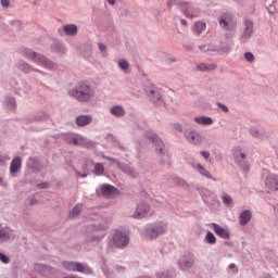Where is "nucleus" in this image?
<instances>
[{"instance_id":"16","label":"nucleus","mask_w":278,"mask_h":278,"mask_svg":"<svg viewBox=\"0 0 278 278\" xmlns=\"http://www.w3.org/2000/svg\"><path fill=\"white\" fill-rule=\"evenodd\" d=\"M186 136H187L188 140H190L193 144L201 143V135H199V132L189 130L186 132Z\"/></svg>"},{"instance_id":"13","label":"nucleus","mask_w":278,"mask_h":278,"mask_svg":"<svg viewBox=\"0 0 278 278\" xmlns=\"http://www.w3.org/2000/svg\"><path fill=\"white\" fill-rule=\"evenodd\" d=\"M245 28L243 30V34L241 36L242 40H248L253 34V22L245 20L244 22Z\"/></svg>"},{"instance_id":"29","label":"nucleus","mask_w":278,"mask_h":278,"mask_svg":"<svg viewBox=\"0 0 278 278\" xmlns=\"http://www.w3.org/2000/svg\"><path fill=\"white\" fill-rule=\"evenodd\" d=\"M81 212V204H77L73 211H72V216H79V213Z\"/></svg>"},{"instance_id":"20","label":"nucleus","mask_w":278,"mask_h":278,"mask_svg":"<svg viewBox=\"0 0 278 278\" xmlns=\"http://www.w3.org/2000/svg\"><path fill=\"white\" fill-rule=\"evenodd\" d=\"M251 220V211H243L239 216L240 225H248Z\"/></svg>"},{"instance_id":"25","label":"nucleus","mask_w":278,"mask_h":278,"mask_svg":"<svg viewBox=\"0 0 278 278\" xmlns=\"http://www.w3.org/2000/svg\"><path fill=\"white\" fill-rule=\"evenodd\" d=\"M198 71H215L216 64L201 63L197 66Z\"/></svg>"},{"instance_id":"45","label":"nucleus","mask_w":278,"mask_h":278,"mask_svg":"<svg viewBox=\"0 0 278 278\" xmlns=\"http://www.w3.org/2000/svg\"><path fill=\"white\" fill-rule=\"evenodd\" d=\"M1 181H3V178H2V177H0V184H1Z\"/></svg>"},{"instance_id":"12","label":"nucleus","mask_w":278,"mask_h":278,"mask_svg":"<svg viewBox=\"0 0 278 278\" xmlns=\"http://www.w3.org/2000/svg\"><path fill=\"white\" fill-rule=\"evenodd\" d=\"M75 123L78 127H86V125H90L92 123L91 115H80L76 117Z\"/></svg>"},{"instance_id":"23","label":"nucleus","mask_w":278,"mask_h":278,"mask_svg":"<svg viewBox=\"0 0 278 278\" xmlns=\"http://www.w3.org/2000/svg\"><path fill=\"white\" fill-rule=\"evenodd\" d=\"M150 140H152V142H154V144H156V151L159 150L161 153L164 149V143L162 142V139L157 138V136L152 135L150 137Z\"/></svg>"},{"instance_id":"38","label":"nucleus","mask_w":278,"mask_h":278,"mask_svg":"<svg viewBox=\"0 0 278 278\" xmlns=\"http://www.w3.org/2000/svg\"><path fill=\"white\" fill-rule=\"evenodd\" d=\"M1 5H2V8H9L10 0H1Z\"/></svg>"},{"instance_id":"28","label":"nucleus","mask_w":278,"mask_h":278,"mask_svg":"<svg viewBox=\"0 0 278 278\" xmlns=\"http://www.w3.org/2000/svg\"><path fill=\"white\" fill-rule=\"evenodd\" d=\"M118 66L122 68V71H127V68H129V63L125 60H119Z\"/></svg>"},{"instance_id":"37","label":"nucleus","mask_w":278,"mask_h":278,"mask_svg":"<svg viewBox=\"0 0 278 278\" xmlns=\"http://www.w3.org/2000/svg\"><path fill=\"white\" fill-rule=\"evenodd\" d=\"M201 155L203 156L204 160H210V152L207 151H202Z\"/></svg>"},{"instance_id":"36","label":"nucleus","mask_w":278,"mask_h":278,"mask_svg":"<svg viewBox=\"0 0 278 278\" xmlns=\"http://www.w3.org/2000/svg\"><path fill=\"white\" fill-rule=\"evenodd\" d=\"M77 34V26L71 25V36H75Z\"/></svg>"},{"instance_id":"10","label":"nucleus","mask_w":278,"mask_h":278,"mask_svg":"<svg viewBox=\"0 0 278 278\" xmlns=\"http://www.w3.org/2000/svg\"><path fill=\"white\" fill-rule=\"evenodd\" d=\"M71 270H74V273H84L85 275H90V273H92L90 267L77 262L71 263Z\"/></svg>"},{"instance_id":"6","label":"nucleus","mask_w":278,"mask_h":278,"mask_svg":"<svg viewBox=\"0 0 278 278\" xmlns=\"http://www.w3.org/2000/svg\"><path fill=\"white\" fill-rule=\"evenodd\" d=\"M113 242L115 247L118 249H123L129 244V237L127 236L126 232L123 231H116L114 237H113Z\"/></svg>"},{"instance_id":"24","label":"nucleus","mask_w":278,"mask_h":278,"mask_svg":"<svg viewBox=\"0 0 278 278\" xmlns=\"http://www.w3.org/2000/svg\"><path fill=\"white\" fill-rule=\"evenodd\" d=\"M194 122L198 123V125H212L213 121L212 117H194Z\"/></svg>"},{"instance_id":"1","label":"nucleus","mask_w":278,"mask_h":278,"mask_svg":"<svg viewBox=\"0 0 278 278\" xmlns=\"http://www.w3.org/2000/svg\"><path fill=\"white\" fill-rule=\"evenodd\" d=\"M72 97L80 103H88V101H92V99H94V89H92L87 83H79L72 90Z\"/></svg>"},{"instance_id":"7","label":"nucleus","mask_w":278,"mask_h":278,"mask_svg":"<svg viewBox=\"0 0 278 278\" xmlns=\"http://www.w3.org/2000/svg\"><path fill=\"white\" fill-rule=\"evenodd\" d=\"M194 255L189 253L185 255L182 260L179 261V267L181 270H188V268H192V266H194Z\"/></svg>"},{"instance_id":"41","label":"nucleus","mask_w":278,"mask_h":278,"mask_svg":"<svg viewBox=\"0 0 278 278\" xmlns=\"http://www.w3.org/2000/svg\"><path fill=\"white\" fill-rule=\"evenodd\" d=\"M108 3H110V5H114V3H116V0H108Z\"/></svg>"},{"instance_id":"18","label":"nucleus","mask_w":278,"mask_h":278,"mask_svg":"<svg viewBox=\"0 0 278 278\" xmlns=\"http://www.w3.org/2000/svg\"><path fill=\"white\" fill-rule=\"evenodd\" d=\"M192 167L195 170H198V173H200V175H203V177H206L207 179H214L212 174H210V172H207V169H205V167H203V165L197 164V165H192Z\"/></svg>"},{"instance_id":"47","label":"nucleus","mask_w":278,"mask_h":278,"mask_svg":"<svg viewBox=\"0 0 278 278\" xmlns=\"http://www.w3.org/2000/svg\"><path fill=\"white\" fill-rule=\"evenodd\" d=\"M155 92L151 91V94H154Z\"/></svg>"},{"instance_id":"42","label":"nucleus","mask_w":278,"mask_h":278,"mask_svg":"<svg viewBox=\"0 0 278 278\" xmlns=\"http://www.w3.org/2000/svg\"><path fill=\"white\" fill-rule=\"evenodd\" d=\"M40 188H47V182L39 185Z\"/></svg>"},{"instance_id":"22","label":"nucleus","mask_w":278,"mask_h":278,"mask_svg":"<svg viewBox=\"0 0 278 278\" xmlns=\"http://www.w3.org/2000/svg\"><path fill=\"white\" fill-rule=\"evenodd\" d=\"M205 23L203 22H195L194 27H193V31L194 34H197V36H201V34H203V31H205Z\"/></svg>"},{"instance_id":"43","label":"nucleus","mask_w":278,"mask_h":278,"mask_svg":"<svg viewBox=\"0 0 278 278\" xmlns=\"http://www.w3.org/2000/svg\"><path fill=\"white\" fill-rule=\"evenodd\" d=\"M229 268H230V270L233 269V268H236V264H230V265H229Z\"/></svg>"},{"instance_id":"9","label":"nucleus","mask_w":278,"mask_h":278,"mask_svg":"<svg viewBox=\"0 0 278 278\" xmlns=\"http://www.w3.org/2000/svg\"><path fill=\"white\" fill-rule=\"evenodd\" d=\"M149 210L150 207L146 203L139 204L132 215V218H144L149 214Z\"/></svg>"},{"instance_id":"39","label":"nucleus","mask_w":278,"mask_h":278,"mask_svg":"<svg viewBox=\"0 0 278 278\" xmlns=\"http://www.w3.org/2000/svg\"><path fill=\"white\" fill-rule=\"evenodd\" d=\"M219 108L224 111V112H229V109L227 108V105L220 104L218 103Z\"/></svg>"},{"instance_id":"15","label":"nucleus","mask_w":278,"mask_h":278,"mask_svg":"<svg viewBox=\"0 0 278 278\" xmlns=\"http://www.w3.org/2000/svg\"><path fill=\"white\" fill-rule=\"evenodd\" d=\"M72 144H76V147H86V138H84L81 135H72L71 137Z\"/></svg>"},{"instance_id":"40","label":"nucleus","mask_w":278,"mask_h":278,"mask_svg":"<svg viewBox=\"0 0 278 278\" xmlns=\"http://www.w3.org/2000/svg\"><path fill=\"white\" fill-rule=\"evenodd\" d=\"M99 49H100V51H102V53H103V51H105V45L99 43Z\"/></svg>"},{"instance_id":"21","label":"nucleus","mask_w":278,"mask_h":278,"mask_svg":"<svg viewBox=\"0 0 278 278\" xmlns=\"http://www.w3.org/2000/svg\"><path fill=\"white\" fill-rule=\"evenodd\" d=\"M111 114L121 118V116H125V109L121 105H115L111 109Z\"/></svg>"},{"instance_id":"11","label":"nucleus","mask_w":278,"mask_h":278,"mask_svg":"<svg viewBox=\"0 0 278 278\" xmlns=\"http://www.w3.org/2000/svg\"><path fill=\"white\" fill-rule=\"evenodd\" d=\"M213 230L216 233V236H219V238H223L224 240H229V230L220 227L218 224H212Z\"/></svg>"},{"instance_id":"27","label":"nucleus","mask_w":278,"mask_h":278,"mask_svg":"<svg viewBox=\"0 0 278 278\" xmlns=\"http://www.w3.org/2000/svg\"><path fill=\"white\" fill-rule=\"evenodd\" d=\"M205 240L208 244H216V236H214L212 231L206 233Z\"/></svg>"},{"instance_id":"17","label":"nucleus","mask_w":278,"mask_h":278,"mask_svg":"<svg viewBox=\"0 0 278 278\" xmlns=\"http://www.w3.org/2000/svg\"><path fill=\"white\" fill-rule=\"evenodd\" d=\"M101 192L103 197H114L116 194V188L110 186V185H104L101 188Z\"/></svg>"},{"instance_id":"31","label":"nucleus","mask_w":278,"mask_h":278,"mask_svg":"<svg viewBox=\"0 0 278 278\" xmlns=\"http://www.w3.org/2000/svg\"><path fill=\"white\" fill-rule=\"evenodd\" d=\"M20 68L21 71H24V73H29V71L31 70V67H29L27 63L20 64Z\"/></svg>"},{"instance_id":"35","label":"nucleus","mask_w":278,"mask_h":278,"mask_svg":"<svg viewBox=\"0 0 278 278\" xmlns=\"http://www.w3.org/2000/svg\"><path fill=\"white\" fill-rule=\"evenodd\" d=\"M63 31L66 34V36H71V25L64 26Z\"/></svg>"},{"instance_id":"4","label":"nucleus","mask_w":278,"mask_h":278,"mask_svg":"<svg viewBox=\"0 0 278 278\" xmlns=\"http://www.w3.org/2000/svg\"><path fill=\"white\" fill-rule=\"evenodd\" d=\"M25 53H26L27 58H30L31 60H34V62H38L39 64H42L43 66H46V68H52L53 64H51V62L47 61V59H45V56L42 54H38L29 49H27L25 51Z\"/></svg>"},{"instance_id":"8","label":"nucleus","mask_w":278,"mask_h":278,"mask_svg":"<svg viewBox=\"0 0 278 278\" xmlns=\"http://www.w3.org/2000/svg\"><path fill=\"white\" fill-rule=\"evenodd\" d=\"M266 188L269 189V192H277L278 190V177L275 175H269L265 180Z\"/></svg>"},{"instance_id":"44","label":"nucleus","mask_w":278,"mask_h":278,"mask_svg":"<svg viewBox=\"0 0 278 278\" xmlns=\"http://www.w3.org/2000/svg\"><path fill=\"white\" fill-rule=\"evenodd\" d=\"M252 136H257V131L252 130Z\"/></svg>"},{"instance_id":"14","label":"nucleus","mask_w":278,"mask_h":278,"mask_svg":"<svg viewBox=\"0 0 278 278\" xmlns=\"http://www.w3.org/2000/svg\"><path fill=\"white\" fill-rule=\"evenodd\" d=\"M22 162L23 161L21 160L20 156H16L15 159H13L10 165L11 175H14V173H18V170H21Z\"/></svg>"},{"instance_id":"48","label":"nucleus","mask_w":278,"mask_h":278,"mask_svg":"<svg viewBox=\"0 0 278 278\" xmlns=\"http://www.w3.org/2000/svg\"><path fill=\"white\" fill-rule=\"evenodd\" d=\"M157 100L160 101V97H157Z\"/></svg>"},{"instance_id":"26","label":"nucleus","mask_w":278,"mask_h":278,"mask_svg":"<svg viewBox=\"0 0 278 278\" xmlns=\"http://www.w3.org/2000/svg\"><path fill=\"white\" fill-rule=\"evenodd\" d=\"M94 175L101 176L103 175V173H105V167L103 166V164H96L94 165V169H93Z\"/></svg>"},{"instance_id":"2","label":"nucleus","mask_w":278,"mask_h":278,"mask_svg":"<svg viewBox=\"0 0 278 278\" xmlns=\"http://www.w3.org/2000/svg\"><path fill=\"white\" fill-rule=\"evenodd\" d=\"M168 8H173V5H179L180 10L185 12L187 18H197L199 16V9H194L192 5L187 2H182L181 0H168Z\"/></svg>"},{"instance_id":"5","label":"nucleus","mask_w":278,"mask_h":278,"mask_svg":"<svg viewBox=\"0 0 278 278\" xmlns=\"http://www.w3.org/2000/svg\"><path fill=\"white\" fill-rule=\"evenodd\" d=\"M166 233V225L160 224L152 226L150 229L147 230V238L150 240H155L159 236Z\"/></svg>"},{"instance_id":"32","label":"nucleus","mask_w":278,"mask_h":278,"mask_svg":"<svg viewBox=\"0 0 278 278\" xmlns=\"http://www.w3.org/2000/svg\"><path fill=\"white\" fill-rule=\"evenodd\" d=\"M244 58H245V60H247L248 62H253V61L255 60V56H254L253 53H251V52H247V53L244 54Z\"/></svg>"},{"instance_id":"19","label":"nucleus","mask_w":278,"mask_h":278,"mask_svg":"<svg viewBox=\"0 0 278 278\" xmlns=\"http://www.w3.org/2000/svg\"><path fill=\"white\" fill-rule=\"evenodd\" d=\"M12 238V230L10 228L0 230V242H8Z\"/></svg>"},{"instance_id":"3","label":"nucleus","mask_w":278,"mask_h":278,"mask_svg":"<svg viewBox=\"0 0 278 278\" xmlns=\"http://www.w3.org/2000/svg\"><path fill=\"white\" fill-rule=\"evenodd\" d=\"M218 21L222 29H225L226 31H232V29H236V17H233L231 13L222 14Z\"/></svg>"},{"instance_id":"30","label":"nucleus","mask_w":278,"mask_h":278,"mask_svg":"<svg viewBox=\"0 0 278 278\" xmlns=\"http://www.w3.org/2000/svg\"><path fill=\"white\" fill-rule=\"evenodd\" d=\"M223 203L225 204V205H231V203L233 202V200H231V197H229V195H223Z\"/></svg>"},{"instance_id":"34","label":"nucleus","mask_w":278,"mask_h":278,"mask_svg":"<svg viewBox=\"0 0 278 278\" xmlns=\"http://www.w3.org/2000/svg\"><path fill=\"white\" fill-rule=\"evenodd\" d=\"M236 160H244L245 155L242 152H235Z\"/></svg>"},{"instance_id":"33","label":"nucleus","mask_w":278,"mask_h":278,"mask_svg":"<svg viewBox=\"0 0 278 278\" xmlns=\"http://www.w3.org/2000/svg\"><path fill=\"white\" fill-rule=\"evenodd\" d=\"M0 261L3 263V264H8L10 262V258L8 256H5V254L3 253H0Z\"/></svg>"},{"instance_id":"46","label":"nucleus","mask_w":278,"mask_h":278,"mask_svg":"<svg viewBox=\"0 0 278 278\" xmlns=\"http://www.w3.org/2000/svg\"><path fill=\"white\" fill-rule=\"evenodd\" d=\"M80 177H86V175H80Z\"/></svg>"}]
</instances>
